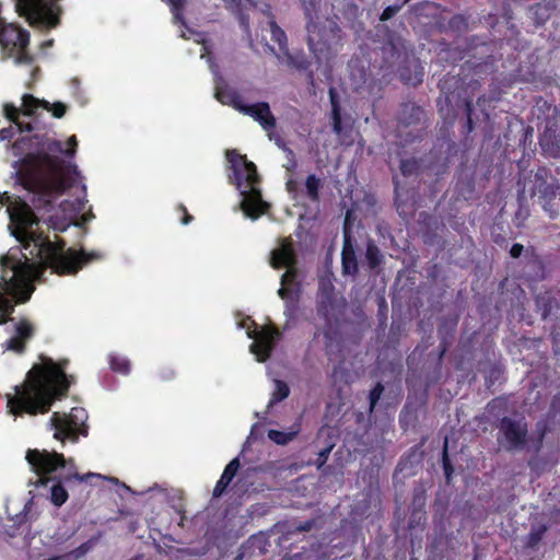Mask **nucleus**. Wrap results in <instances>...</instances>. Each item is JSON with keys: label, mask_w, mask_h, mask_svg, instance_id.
Here are the masks:
<instances>
[{"label": "nucleus", "mask_w": 560, "mask_h": 560, "mask_svg": "<svg viewBox=\"0 0 560 560\" xmlns=\"http://www.w3.org/2000/svg\"><path fill=\"white\" fill-rule=\"evenodd\" d=\"M0 205L7 207L12 229V235L21 243L24 250L11 249L0 258V325L13 320L11 315L16 303H25L34 291L33 278L36 265L31 258L38 259L55 273L75 275L82 267L102 258L97 252L88 253L84 249L66 248V242L56 236H49L38 229L30 206L8 192L0 195Z\"/></svg>", "instance_id": "1"}, {"label": "nucleus", "mask_w": 560, "mask_h": 560, "mask_svg": "<svg viewBox=\"0 0 560 560\" xmlns=\"http://www.w3.org/2000/svg\"><path fill=\"white\" fill-rule=\"evenodd\" d=\"M69 360L55 362L42 357V364H35L26 374L22 385L15 386V394L8 399V407L14 416H36L50 410L55 400L67 396L74 382L65 370Z\"/></svg>", "instance_id": "2"}, {"label": "nucleus", "mask_w": 560, "mask_h": 560, "mask_svg": "<svg viewBox=\"0 0 560 560\" xmlns=\"http://www.w3.org/2000/svg\"><path fill=\"white\" fill-rule=\"evenodd\" d=\"M45 147L46 151L25 156L21 180L22 185L34 194L35 207L48 210L55 200L72 186L71 179L65 174L62 160L51 153L72 156L74 149H65L59 140H49Z\"/></svg>", "instance_id": "3"}, {"label": "nucleus", "mask_w": 560, "mask_h": 560, "mask_svg": "<svg viewBox=\"0 0 560 560\" xmlns=\"http://www.w3.org/2000/svg\"><path fill=\"white\" fill-rule=\"evenodd\" d=\"M225 155L232 171L229 174L230 182L237 189H241L243 186L245 188L242 190V210L247 217L258 218L264 213L266 203L262 200L260 190L256 187L260 182L256 165L235 149L228 150Z\"/></svg>", "instance_id": "4"}, {"label": "nucleus", "mask_w": 560, "mask_h": 560, "mask_svg": "<svg viewBox=\"0 0 560 560\" xmlns=\"http://www.w3.org/2000/svg\"><path fill=\"white\" fill-rule=\"evenodd\" d=\"M441 92L444 95V102L446 106L452 107V115H457L456 108H463L467 120L464 126V132L470 133L475 129V122L472 119V97L476 92L480 90L481 83L479 80L471 79L465 83L460 77H448L445 78L441 84Z\"/></svg>", "instance_id": "5"}, {"label": "nucleus", "mask_w": 560, "mask_h": 560, "mask_svg": "<svg viewBox=\"0 0 560 560\" xmlns=\"http://www.w3.org/2000/svg\"><path fill=\"white\" fill-rule=\"evenodd\" d=\"M30 45V33L18 24L8 23L0 27V46L5 59L13 58L18 66H28L31 69L32 80H36L39 72L38 67H33L34 56L30 54L27 47Z\"/></svg>", "instance_id": "6"}, {"label": "nucleus", "mask_w": 560, "mask_h": 560, "mask_svg": "<svg viewBox=\"0 0 560 560\" xmlns=\"http://www.w3.org/2000/svg\"><path fill=\"white\" fill-rule=\"evenodd\" d=\"M60 0H16V13L25 18L30 26L38 30L56 28L60 24Z\"/></svg>", "instance_id": "7"}, {"label": "nucleus", "mask_w": 560, "mask_h": 560, "mask_svg": "<svg viewBox=\"0 0 560 560\" xmlns=\"http://www.w3.org/2000/svg\"><path fill=\"white\" fill-rule=\"evenodd\" d=\"M86 420L88 412L81 407H73L69 413L54 412L50 417L54 438L62 443L78 442L80 435H88Z\"/></svg>", "instance_id": "8"}, {"label": "nucleus", "mask_w": 560, "mask_h": 560, "mask_svg": "<svg viewBox=\"0 0 560 560\" xmlns=\"http://www.w3.org/2000/svg\"><path fill=\"white\" fill-rule=\"evenodd\" d=\"M498 443L508 452L521 451L527 445L528 424L524 420L504 416L500 419Z\"/></svg>", "instance_id": "9"}, {"label": "nucleus", "mask_w": 560, "mask_h": 560, "mask_svg": "<svg viewBox=\"0 0 560 560\" xmlns=\"http://www.w3.org/2000/svg\"><path fill=\"white\" fill-rule=\"evenodd\" d=\"M252 328H248L247 335L254 342L250 346L252 351L257 355L258 361L264 362L270 358L280 331L273 325L259 327L252 320Z\"/></svg>", "instance_id": "10"}, {"label": "nucleus", "mask_w": 560, "mask_h": 560, "mask_svg": "<svg viewBox=\"0 0 560 560\" xmlns=\"http://www.w3.org/2000/svg\"><path fill=\"white\" fill-rule=\"evenodd\" d=\"M32 470L39 477H45L58 468L66 466V458L63 454L57 452H48L46 450L39 451L37 448H30L25 456Z\"/></svg>", "instance_id": "11"}, {"label": "nucleus", "mask_w": 560, "mask_h": 560, "mask_svg": "<svg viewBox=\"0 0 560 560\" xmlns=\"http://www.w3.org/2000/svg\"><path fill=\"white\" fill-rule=\"evenodd\" d=\"M539 144L548 156L560 158V109L557 107L546 119Z\"/></svg>", "instance_id": "12"}, {"label": "nucleus", "mask_w": 560, "mask_h": 560, "mask_svg": "<svg viewBox=\"0 0 560 560\" xmlns=\"http://www.w3.org/2000/svg\"><path fill=\"white\" fill-rule=\"evenodd\" d=\"M350 212H347L343 222V243L341 250V270L343 276H357L359 272V262L354 249V238L352 236L351 224L349 222Z\"/></svg>", "instance_id": "13"}, {"label": "nucleus", "mask_w": 560, "mask_h": 560, "mask_svg": "<svg viewBox=\"0 0 560 560\" xmlns=\"http://www.w3.org/2000/svg\"><path fill=\"white\" fill-rule=\"evenodd\" d=\"M35 326L26 318H21L14 326V336L9 338L3 347L7 350L22 354L26 350V343L34 337Z\"/></svg>", "instance_id": "14"}, {"label": "nucleus", "mask_w": 560, "mask_h": 560, "mask_svg": "<svg viewBox=\"0 0 560 560\" xmlns=\"http://www.w3.org/2000/svg\"><path fill=\"white\" fill-rule=\"evenodd\" d=\"M298 264V255L291 237L279 240V246L270 253V266L273 269L284 267H295Z\"/></svg>", "instance_id": "15"}, {"label": "nucleus", "mask_w": 560, "mask_h": 560, "mask_svg": "<svg viewBox=\"0 0 560 560\" xmlns=\"http://www.w3.org/2000/svg\"><path fill=\"white\" fill-rule=\"evenodd\" d=\"M240 113L252 117L266 131H271L276 128L277 120L267 102H258L250 105L244 103Z\"/></svg>", "instance_id": "16"}, {"label": "nucleus", "mask_w": 560, "mask_h": 560, "mask_svg": "<svg viewBox=\"0 0 560 560\" xmlns=\"http://www.w3.org/2000/svg\"><path fill=\"white\" fill-rule=\"evenodd\" d=\"M336 296L335 287L329 279L322 278L318 283V301L316 313L325 322H329L334 310Z\"/></svg>", "instance_id": "17"}, {"label": "nucleus", "mask_w": 560, "mask_h": 560, "mask_svg": "<svg viewBox=\"0 0 560 560\" xmlns=\"http://www.w3.org/2000/svg\"><path fill=\"white\" fill-rule=\"evenodd\" d=\"M425 120L423 108L413 102H405L399 105L396 114L398 128L418 127Z\"/></svg>", "instance_id": "18"}, {"label": "nucleus", "mask_w": 560, "mask_h": 560, "mask_svg": "<svg viewBox=\"0 0 560 560\" xmlns=\"http://www.w3.org/2000/svg\"><path fill=\"white\" fill-rule=\"evenodd\" d=\"M267 49L272 52L280 62L285 63L290 69L307 71L311 68V60L303 50L290 51L288 47L287 50L277 52L275 47L269 44H267Z\"/></svg>", "instance_id": "19"}, {"label": "nucleus", "mask_w": 560, "mask_h": 560, "mask_svg": "<svg viewBox=\"0 0 560 560\" xmlns=\"http://www.w3.org/2000/svg\"><path fill=\"white\" fill-rule=\"evenodd\" d=\"M215 98L221 104L232 106L237 112H240L244 105L241 94L225 83L215 86Z\"/></svg>", "instance_id": "20"}, {"label": "nucleus", "mask_w": 560, "mask_h": 560, "mask_svg": "<svg viewBox=\"0 0 560 560\" xmlns=\"http://www.w3.org/2000/svg\"><path fill=\"white\" fill-rule=\"evenodd\" d=\"M26 506H24L23 511L15 515L14 518H12L13 524L5 527L4 533L8 537L13 538L18 535L23 534L25 530L27 532V535L31 532V526L27 524L26 520Z\"/></svg>", "instance_id": "21"}, {"label": "nucleus", "mask_w": 560, "mask_h": 560, "mask_svg": "<svg viewBox=\"0 0 560 560\" xmlns=\"http://www.w3.org/2000/svg\"><path fill=\"white\" fill-rule=\"evenodd\" d=\"M365 262L370 270H376L384 261V256L373 240L366 242Z\"/></svg>", "instance_id": "22"}, {"label": "nucleus", "mask_w": 560, "mask_h": 560, "mask_svg": "<svg viewBox=\"0 0 560 560\" xmlns=\"http://www.w3.org/2000/svg\"><path fill=\"white\" fill-rule=\"evenodd\" d=\"M329 100L331 105V122H332V130L337 135H341L342 132V120H341V107L339 103L338 95L335 91V89H329Z\"/></svg>", "instance_id": "23"}, {"label": "nucleus", "mask_w": 560, "mask_h": 560, "mask_svg": "<svg viewBox=\"0 0 560 560\" xmlns=\"http://www.w3.org/2000/svg\"><path fill=\"white\" fill-rule=\"evenodd\" d=\"M269 32L271 39L278 44L279 52L287 50L288 46V37L285 32L277 24L275 16L269 14Z\"/></svg>", "instance_id": "24"}, {"label": "nucleus", "mask_w": 560, "mask_h": 560, "mask_svg": "<svg viewBox=\"0 0 560 560\" xmlns=\"http://www.w3.org/2000/svg\"><path fill=\"white\" fill-rule=\"evenodd\" d=\"M300 432V424H294L290 431H280L271 429L268 431V438L279 445H285L293 441Z\"/></svg>", "instance_id": "25"}, {"label": "nucleus", "mask_w": 560, "mask_h": 560, "mask_svg": "<svg viewBox=\"0 0 560 560\" xmlns=\"http://www.w3.org/2000/svg\"><path fill=\"white\" fill-rule=\"evenodd\" d=\"M170 7L173 22L183 26H187V22L184 15V11L187 4V0H161Z\"/></svg>", "instance_id": "26"}, {"label": "nucleus", "mask_w": 560, "mask_h": 560, "mask_svg": "<svg viewBox=\"0 0 560 560\" xmlns=\"http://www.w3.org/2000/svg\"><path fill=\"white\" fill-rule=\"evenodd\" d=\"M323 182L315 174H311L305 179V195L311 202H319V189Z\"/></svg>", "instance_id": "27"}, {"label": "nucleus", "mask_w": 560, "mask_h": 560, "mask_svg": "<svg viewBox=\"0 0 560 560\" xmlns=\"http://www.w3.org/2000/svg\"><path fill=\"white\" fill-rule=\"evenodd\" d=\"M399 427L402 431H408L410 428H415L418 421L417 409L411 406H404L399 413Z\"/></svg>", "instance_id": "28"}, {"label": "nucleus", "mask_w": 560, "mask_h": 560, "mask_svg": "<svg viewBox=\"0 0 560 560\" xmlns=\"http://www.w3.org/2000/svg\"><path fill=\"white\" fill-rule=\"evenodd\" d=\"M537 311L540 313L542 319H547L555 306H556V300L550 296L549 294H540L535 300Z\"/></svg>", "instance_id": "29"}, {"label": "nucleus", "mask_w": 560, "mask_h": 560, "mask_svg": "<svg viewBox=\"0 0 560 560\" xmlns=\"http://www.w3.org/2000/svg\"><path fill=\"white\" fill-rule=\"evenodd\" d=\"M266 538L262 535H253L250 536L246 544L242 546V552L236 557L235 560H241L245 555L247 549H258L259 553H264L266 550Z\"/></svg>", "instance_id": "30"}, {"label": "nucleus", "mask_w": 560, "mask_h": 560, "mask_svg": "<svg viewBox=\"0 0 560 560\" xmlns=\"http://www.w3.org/2000/svg\"><path fill=\"white\" fill-rule=\"evenodd\" d=\"M91 549L90 541L83 542L79 547L70 550L69 552H66L60 556L50 557L44 560H79L82 557H84L88 551Z\"/></svg>", "instance_id": "31"}, {"label": "nucleus", "mask_w": 560, "mask_h": 560, "mask_svg": "<svg viewBox=\"0 0 560 560\" xmlns=\"http://www.w3.org/2000/svg\"><path fill=\"white\" fill-rule=\"evenodd\" d=\"M290 395V388L289 385L281 380L275 381V390L271 394V398L268 402V407L273 406L277 402L282 401L283 399L288 398Z\"/></svg>", "instance_id": "32"}, {"label": "nucleus", "mask_w": 560, "mask_h": 560, "mask_svg": "<svg viewBox=\"0 0 560 560\" xmlns=\"http://www.w3.org/2000/svg\"><path fill=\"white\" fill-rule=\"evenodd\" d=\"M42 101L32 94H24L22 96L21 110L24 116H33L36 110L42 107Z\"/></svg>", "instance_id": "33"}, {"label": "nucleus", "mask_w": 560, "mask_h": 560, "mask_svg": "<svg viewBox=\"0 0 560 560\" xmlns=\"http://www.w3.org/2000/svg\"><path fill=\"white\" fill-rule=\"evenodd\" d=\"M399 78L401 82H404L405 84L417 86L421 84L423 81V72L422 70H420L411 74V70L409 67H401L399 69Z\"/></svg>", "instance_id": "34"}, {"label": "nucleus", "mask_w": 560, "mask_h": 560, "mask_svg": "<svg viewBox=\"0 0 560 560\" xmlns=\"http://www.w3.org/2000/svg\"><path fill=\"white\" fill-rule=\"evenodd\" d=\"M399 170L405 177L417 175L420 171V162L415 158L402 159L399 163Z\"/></svg>", "instance_id": "35"}, {"label": "nucleus", "mask_w": 560, "mask_h": 560, "mask_svg": "<svg viewBox=\"0 0 560 560\" xmlns=\"http://www.w3.org/2000/svg\"><path fill=\"white\" fill-rule=\"evenodd\" d=\"M68 492L66 488L60 483H55L50 489V500L54 505L61 506L68 500Z\"/></svg>", "instance_id": "36"}, {"label": "nucleus", "mask_w": 560, "mask_h": 560, "mask_svg": "<svg viewBox=\"0 0 560 560\" xmlns=\"http://www.w3.org/2000/svg\"><path fill=\"white\" fill-rule=\"evenodd\" d=\"M448 28L455 33H465L468 31V18L464 14H455L448 20Z\"/></svg>", "instance_id": "37"}, {"label": "nucleus", "mask_w": 560, "mask_h": 560, "mask_svg": "<svg viewBox=\"0 0 560 560\" xmlns=\"http://www.w3.org/2000/svg\"><path fill=\"white\" fill-rule=\"evenodd\" d=\"M109 365L114 372H118L121 374H128L130 371L129 361L120 355H110Z\"/></svg>", "instance_id": "38"}, {"label": "nucleus", "mask_w": 560, "mask_h": 560, "mask_svg": "<svg viewBox=\"0 0 560 560\" xmlns=\"http://www.w3.org/2000/svg\"><path fill=\"white\" fill-rule=\"evenodd\" d=\"M546 532H547L546 525H540L537 528H533L527 536L526 547L530 548V549L536 548L537 545L541 541Z\"/></svg>", "instance_id": "39"}, {"label": "nucleus", "mask_w": 560, "mask_h": 560, "mask_svg": "<svg viewBox=\"0 0 560 560\" xmlns=\"http://www.w3.org/2000/svg\"><path fill=\"white\" fill-rule=\"evenodd\" d=\"M42 108L51 113L55 118H62L67 113V105L61 102L50 104L48 101H42Z\"/></svg>", "instance_id": "40"}, {"label": "nucleus", "mask_w": 560, "mask_h": 560, "mask_svg": "<svg viewBox=\"0 0 560 560\" xmlns=\"http://www.w3.org/2000/svg\"><path fill=\"white\" fill-rule=\"evenodd\" d=\"M530 11L535 16L536 25H541L549 19L550 8L548 4L537 3L530 7Z\"/></svg>", "instance_id": "41"}, {"label": "nucleus", "mask_w": 560, "mask_h": 560, "mask_svg": "<svg viewBox=\"0 0 560 560\" xmlns=\"http://www.w3.org/2000/svg\"><path fill=\"white\" fill-rule=\"evenodd\" d=\"M442 465H443V470H444L446 481L450 482V480L452 479L453 472H454V467L448 457L447 439L444 442V447H443V452H442Z\"/></svg>", "instance_id": "42"}, {"label": "nucleus", "mask_w": 560, "mask_h": 560, "mask_svg": "<svg viewBox=\"0 0 560 560\" xmlns=\"http://www.w3.org/2000/svg\"><path fill=\"white\" fill-rule=\"evenodd\" d=\"M241 467L240 459L237 457L233 458L224 468L221 478L228 481L229 483L232 482L233 478L237 474L238 469Z\"/></svg>", "instance_id": "43"}, {"label": "nucleus", "mask_w": 560, "mask_h": 560, "mask_svg": "<svg viewBox=\"0 0 560 560\" xmlns=\"http://www.w3.org/2000/svg\"><path fill=\"white\" fill-rule=\"evenodd\" d=\"M383 393H384V386L381 382H377L375 384V386L371 389L370 395H369V401H370L369 411H370V413H372L374 411Z\"/></svg>", "instance_id": "44"}, {"label": "nucleus", "mask_w": 560, "mask_h": 560, "mask_svg": "<svg viewBox=\"0 0 560 560\" xmlns=\"http://www.w3.org/2000/svg\"><path fill=\"white\" fill-rule=\"evenodd\" d=\"M320 1L322 0H301L305 18L308 21H312L314 15H316Z\"/></svg>", "instance_id": "45"}, {"label": "nucleus", "mask_w": 560, "mask_h": 560, "mask_svg": "<svg viewBox=\"0 0 560 560\" xmlns=\"http://www.w3.org/2000/svg\"><path fill=\"white\" fill-rule=\"evenodd\" d=\"M3 114L8 120L18 124L22 110L21 108H18L14 104L7 103L3 105Z\"/></svg>", "instance_id": "46"}, {"label": "nucleus", "mask_w": 560, "mask_h": 560, "mask_svg": "<svg viewBox=\"0 0 560 560\" xmlns=\"http://www.w3.org/2000/svg\"><path fill=\"white\" fill-rule=\"evenodd\" d=\"M287 271L281 276V284L290 285L293 283L298 277V270L295 267H285Z\"/></svg>", "instance_id": "47"}, {"label": "nucleus", "mask_w": 560, "mask_h": 560, "mask_svg": "<svg viewBox=\"0 0 560 560\" xmlns=\"http://www.w3.org/2000/svg\"><path fill=\"white\" fill-rule=\"evenodd\" d=\"M402 4L404 3L386 7L380 16V20L383 22L390 20L394 15H396L400 11V9L402 8Z\"/></svg>", "instance_id": "48"}, {"label": "nucleus", "mask_w": 560, "mask_h": 560, "mask_svg": "<svg viewBox=\"0 0 560 560\" xmlns=\"http://www.w3.org/2000/svg\"><path fill=\"white\" fill-rule=\"evenodd\" d=\"M299 306V295L295 299H291L288 302H284V315L290 319L293 318Z\"/></svg>", "instance_id": "49"}, {"label": "nucleus", "mask_w": 560, "mask_h": 560, "mask_svg": "<svg viewBox=\"0 0 560 560\" xmlns=\"http://www.w3.org/2000/svg\"><path fill=\"white\" fill-rule=\"evenodd\" d=\"M438 334L441 339L439 348H443L444 351H447L452 343L453 332H450L448 336V334L444 331L443 327H439Z\"/></svg>", "instance_id": "50"}, {"label": "nucleus", "mask_w": 560, "mask_h": 560, "mask_svg": "<svg viewBox=\"0 0 560 560\" xmlns=\"http://www.w3.org/2000/svg\"><path fill=\"white\" fill-rule=\"evenodd\" d=\"M158 377L162 382H168L175 377V371L168 366H163L159 370Z\"/></svg>", "instance_id": "51"}, {"label": "nucleus", "mask_w": 560, "mask_h": 560, "mask_svg": "<svg viewBox=\"0 0 560 560\" xmlns=\"http://www.w3.org/2000/svg\"><path fill=\"white\" fill-rule=\"evenodd\" d=\"M315 526V520H306L294 524V530L299 533L310 532Z\"/></svg>", "instance_id": "52"}, {"label": "nucleus", "mask_w": 560, "mask_h": 560, "mask_svg": "<svg viewBox=\"0 0 560 560\" xmlns=\"http://www.w3.org/2000/svg\"><path fill=\"white\" fill-rule=\"evenodd\" d=\"M278 295L284 302H288L291 299H295V296L299 295V294L298 293H293V291L290 289L289 285H282L281 284V288L278 290Z\"/></svg>", "instance_id": "53"}, {"label": "nucleus", "mask_w": 560, "mask_h": 560, "mask_svg": "<svg viewBox=\"0 0 560 560\" xmlns=\"http://www.w3.org/2000/svg\"><path fill=\"white\" fill-rule=\"evenodd\" d=\"M229 482L225 481L224 479H222L220 477V479L217 481L215 486H214V489H213V497L214 498H219L221 497L225 491H226V488L229 487Z\"/></svg>", "instance_id": "54"}, {"label": "nucleus", "mask_w": 560, "mask_h": 560, "mask_svg": "<svg viewBox=\"0 0 560 560\" xmlns=\"http://www.w3.org/2000/svg\"><path fill=\"white\" fill-rule=\"evenodd\" d=\"M490 100L483 94L477 98V106L480 108L481 114L486 119H489V114L487 112L488 103Z\"/></svg>", "instance_id": "55"}, {"label": "nucleus", "mask_w": 560, "mask_h": 560, "mask_svg": "<svg viewBox=\"0 0 560 560\" xmlns=\"http://www.w3.org/2000/svg\"><path fill=\"white\" fill-rule=\"evenodd\" d=\"M331 448H332V446L330 445V446H327L324 450L319 451L317 459H316V464H317L318 468L322 467L323 465H325V463L327 462L328 456L331 452Z\"/></svg>", "instance_id": "56"}, {"label": "nucleus", "mask_w": 560, "mask_h": 560, "mask_svg": "<svg viewBox=\"0 0 560 560\" xmlns=\"http://www.w3.org/2000/svg\"><path fill=\"white\" fill-rule=\"evenodd\" d=\"M69 225V222L58 221L57 219L50 218L49 228H51L55 231L63 232L68 229Z\"/></svg>", "instance_id": "57"}, {"label": "nucleus", "mask_w": 560, "mask_h": 560, "mask_svg": "<svg viewBox=\"0 0 560 560\" xmlns=\"http://www.w3.org/2000/svg\"><path fill=\"white\" fill-rule=\"evenodd\" d=\"M177 209L180 212H183V218H182V223L183 224L187 225V224H189L194 220V217L188 213L187 208L183 203H179L177 206Z\"/></svg>", "instance_id": "58"}, {"label": "nucleus", "mask_w": 560, "mask_h": 560, "mask_svg": "<svg viewBox=\"0 0 560 560\" xmlns=\"http://www.w3.org/2000/svg\"><path fill=\"white\" fill-rule=\"evenodd\" d=\"M523 252H524V246L520 243H515L512 245V247L510 249V255L513 258H518V257H521Z\"/></svg>", "instance_id": "59"}, {"label": "nucleus", "mask_w": 560, "mask_h": 560, "mask_svg": "<svg viewBox=\"0 0 560 560\" xmlns=\"http://www.w3.org/2000/svg\"><path fill=\"white\" fill-rule=\"evenodd\" d=\"M240 24L244 28V31L248 32V30H249V18H248V15L241 14L240 15Z\"/></svg>", "instance_id": "60"}, {"label": "nucleus", "mask_w": 560, "mask_h": 560, "mask_svg": "<svg viewBox=\"0 0 560 560\" xmlns=\"http://www.w3.org/2000/svg\"><path fill=\"white\" fill-rule=\"evenodd\" d=\"M456 151V143L452 140L447 141V154L452 155Z\"/></svg>", "instance_id": "61"}, {"label": "nucleus", "mask_w": 560, "mask_h": 560, "mask_svg": "<svg viewBox=\"0 0 560 560\" xmlns=\"http://www.w3.org/2000/svg\"><path fill=\"white\" fill-rule=\"evenodd\" d=\"M285 187H287V190H288L289 192H293V191H295V190H296V184H295V182H294V180H292V179H290V180H288V182H287Z\"/></svg>", "instance_id": "62"}, {"label": "nucleus", "mask_w": 560, "mask_h": 560, "mask_svg": "<svg viewBox=\"0 0 560 560\" xmlns=\"http://www.w3.org/2000/svg\"><path fill=\"white\" fill-rule=\"evenodd\" d=\"M68 143H69V145H71L70 149H74L75 150V147L78 145L75 136H71L69 138V140H68Z\"/></svg>", "instance_id": "63"}, {"label": "nucleus", "mask_w": 560, "mask_h": 560, "mask_svg": "<svg viewBox=\"0 0 560 560\" xmlns=\"http://www.w3.org/2000/svg\"><path fill=\"white\" fill-rule=\"evenodd\" d=\"M545 438V429L540 432L539 434V439H538V450L540 448L541 446V443H542V440Z\"/></svg>", "instance_id": "64"}]
</instances>
